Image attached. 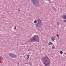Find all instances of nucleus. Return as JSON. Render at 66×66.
Returning <instances> with one entry per match:
<instances>
[{
    "label": "nucleus",
    "instance_id": "1",
    "mask_svg": "<svg viewBox=\"0 0 66 66\" xmlns=\"http://www.w3.org/2000/svg\"><path fill=\"white\" fill-rule=\"evenodd\" d=\"M30 42H34L35 43H38L39 42V38L38 35H35L34 36V37H32L30 40Z\"/></svg>",
    "mask_w": 66,
    "mask_h": 66
},
{
    "label": "nucleus",
    "instance_id": "2",
    "mask_svg": "<svg viewBox=\"0 0 66 66\" xmlns=\"http://www.w3.org/2000/svg\"><path fill=\"white\" fill-rule=\"evenodd\" d=\"M42 63H46V64H50V60L47 56L44 57L42 58Z\"/></svg>",
    "mask_w": 66,
    "mask_h": 66
},
{
    "label": "nucleus",
    "instance_id": "3",
    "mask_svg": "<svg viewBox=\"0 0 66 66\" xmlns=\"http://www.w3.org/2000/svg\"><path fill=\"white\" fill-rule=\"evenodd\" d=\"M31 3L34 6H35L36 7H38L39 6V3L38 2L37 0H31Z\"/></svg>",
    "mask_w": 66,
    "mask_h": 66
},
{
    "label": "nucleus",
    "instance_id": "4",
    "mask_svg": "<svg viewBox=\"0 0 66 66\" xmlns=\"http://www.w3.org/2000/svg\"><path fill=\"white\" fill-rule=\"evenodd\" d=\"M42 20L40 19L37 20V23L36 26L39 28L42 27Z\"/></svg>",
    "mask_w": 66,
    "mask_h": 66
},
{
    "label": "nucleus",
    "instance_id": "5",
    "mask_svg": "<svg viewBox=\"0 0 66 66\" xmlns=\"http://www.w3.org/2000/svg\"><path fill=\"white\" fill-rule=\"evenodd\" d=\"M9 55L11 57L15 58L17 57V55L11 53H9Z\"/></svg>",
    "mask_w": 66,
    "mask_h": 66
},
{
    "label": "nucleus",
    "instance_id": "6",
    "mask_svg": "<svg viewBox=\"0 0 66 66\" xmlns=\"http://www.w3.org/2000/svg\"><path fill=\"white\" fill-rule=\"evenodd\" d=\"M62 18L64 19H66V15H65L62 16Z\"/></svg>",
    "mask_w": 66,
    "mask_h": 66
},
{
    "label": "nucleus",
    "instance_id": "7",
    "mask_svg": "<svg viewBox=\"0 0 66 66\" xmlns=\"http://www.w3.org/2000/svg\"><path fill=\"white\" fill-rule=\"evenodd\" d=\"M34 23H37V20H35L34 21Z\"/></svg>",
    "mask_w": 66,
    "mask_h": 66
},
{
    "label": "nucleus",
    "instance_id": "8",
    "mask_svg": "<svg viewBox=\"0 0 66 66\" xmlns=\"http://www.w3.org/2000/svg\"><path fill=\"white\" fill-rule=\"evenodd\" d=\"M48 44L50 46L51 45H52V42H50L48 43Z\"/></svg>",
    "mask_w": 66,
    "mask_h": 66
},
{
    "label": "nucleus",
    "instance_id": "9",
    "mask_svg": "<svg viewBox=\"0 0 66 66\" xmlns=\"http://www.w3.org/2000/svg\"><path fill=\"white\" fill-rule=\"evenodd\" d=\"M29 57H30V55H27V59H28L29 58Z\"/></svg>",
    "mask_w": 66,
    "mask_h": 66
},
{
    "label": "nucleus",
    "instance_id": "10",
    "mask_svg": "<svg viewBox=\"0 0 66 66\" xmlns=\"http://www.w3.org/2000/svg\"><path fill=\"white\" fill-rule=\"evenodd\" d=\"M51 39H52L53 41H54V40L55 39H54V38L53 37H52L51 38Z\"/></svg>",
    "mask_w": 66,
    "mask_h": 66
},
{
    "label": "nucleus",
    "instance_id": "11",
    "mask_svg": "<svg viewBox=\"0 0 66 66\" xmlns=\"http://www.w3.org/2000/svg\"><path fill=\"white\" fill-rule=\"evenodd\" d=\"M59 23H59V22H57V25L58 26H59V25L60 24H59Z\"/></svg>",
    "mask_w": 66,
    "mask_h": 66
},
{
    "label": "nucleus",
    "instance_id": "12",
    "mask_svg": "<svg viewBox=\"0 0 66 66\" xmlns=\"http://www.w3.org/2000/svg\"><path fill=\"white\" fill-rule=\"evenodd\" d=\"M52 49H54V48H55V46H52Z\"/></svg>",
    "mask_w": 66,
    "mask_h": 66
},
{
    "label": "nucleus",
    "instance_id": "13",
    "mask_svg": "<svg viewBox=\"0 0 66 66\" xmlns=\"http://www.w3.org/2000/svg\"><path fill=\"white\" fill-rule=\"evenodd\" d=\"M56 36L58 38H59V35H58V34H57V35H56Z\"/></svg>",
    "mask_w": 66,
    "mask_h": 66
},
{
    "label": "nucleus",
    "instance_id": "14",
    "mask_svg": "<svg viewBox=\"0 0 66 66\" xmlns=\"http://www.w3.org/2000/svg\"><path fill=\"white\" fill-rule=\"evenodd\" d=\"M43 64H45V66H47V64H46V62H44V63H43Z\"/></svg>",
    "mask_w": 66,
    "mask_h": 66
},
{
    "label": "nucleus",
    "instance_id": "15",
    "mask_svg": "<svg viewBox=\"0 0 66 66\" xmlns=\"http://www.w3.org/2000/svg\"><path fill=\"white\" fill-rule=\"evenodd\" d=\"M60 54H63V52L62 51H61L60 52Z\"/></svg>",
    "mask_w": 66,
    "mask_h": 66
},
{
    "label": "nucleus",
    "instance_id": "16",
    "mask_svg": "<svg viewBox=\"0 0 66 66\" xmlns=\"http://www.w3.org/2000/svg\"><path fill=\"white\" fill-rule=\"evenodd\" d=\"M0 58L1 59V60H3V58H2V57H1Z\"/></svg>",
    "mask_w": 66,
    "mask_h": 66
},
{
    "label": "nucleus",
    "instance_id": "17",
    "mask_svg": "<svg viewBox=\"0 0 66 66\" xmlns=\"http://www.w3.org/2000/svg\"><path fill=\"white\" fill-rule=\"evenodd\" d=\"M48 0L49 2V3H50L51 2V0Z\"/></svg>",
    "mask_w": 66,
    "mask_h": 66
},
{
    "label": "nucleus",
    "instance_id": "18",
    "mask_svg": "<svg viewBox=\"0 0 66 66\" xmlns=\"http://www.w3.org/2000/svg\"><path fill=\"white\" fill-rule=\"evenodd\" d=\"M64 22H66V20H64Z\"/></svg>",
    "mask_w": 66,
    "mask_h": 66
},
{
    "label": "nucleus",
    "instance_id": "19",
    "mask_svg": "<svg viewBox=\"0 0 66 66\" xmlns=\"http://www.w3.org/2000/svg\"><path fill=\"white\" fill-rule=\"evenodd\" d=\"M18 12H20V9L18 10Z\"/></svg>",
    "mask_w": 66,
    "mask_h": 66
},
{
    "label": "nucleus",
    "instance_id": "20",
    "mask_svg": "<svg viewBox=\"0 0 66 66\" xmlns=\"http://www.w3.org/2000/svg\"><path fill=\"white\" fill-rule=\"evenodd\" d=\"M37 29L38 30H40V29H39V28H38Z\"/></svg>",
    "mask_w": 66,
    "mask_h": 66
},
{
    "label": "nucleus",
    "instance_id": "21",
    "mask_svg": "<svg viewBox=\"0 0 66 66\" xmlns=\"http://www.w3.org/2000/svg\"><path fill=\"white\" fill-rule=\"evenodd\" d=\"M26 64H27L28 65V64H29V63H26Z\"/></svg>",
    "mask_w": 66,
    "mask_h": 66
},
{
    "label": "nucleus",
    "instance_id": "22",
    "mask_svg": "<svg viewBox=\"0 0 66 66\" xmlns=\"http://www.w3.org/2000/svg\"><path fill=\"white\" fill-rule=\"evenodd\" d=\"M29 64L30 65H32V64H31V63H29Z\"/></svg>",
    "mask_w": 66,
    "mask_h": 66
},
{
    "label": "nucleus",
    "instance_id": "23",
    "mask_svg": "<svg viewBox=\"0 0 66 66\" xmlns=\"http://www.w3.org/2000/svg\"><path fill=\"white\" fill-rule=\"evenodd\" d=\"M28 51H31V50L29 49L28 50Z\"/></svg>",
    "mask_w": 66,
    "mask_h": 66
},
{
    "label": "nucleus",
    "instance_id": "24",
    "mask_svg": "<svg viewBox=\"0 0 66 66\" xmlns=\"http://www.w3.org/2000/svg\"><path fill=\"white\" fill-rule=\"evenodd\" d=\"M47 64V65H49V64Z\"/></svg>",
    "mask_w": 66,
    "mask_h": 66
},
{
    "label": "nucleus",
    "instance_id": "25",
    "mask_svg": "<svg viewBox=\"0 0 66 66\" xmlns=\"http://www.w3.org/2000/svg\"><path fill=\"white\" fill-rule=\"evenodd\" d=\"M16 29V28H15L14 29Z\"/></svg>",
    "mask_w": 66,
    "mask_h": 66
}]
</instances>
